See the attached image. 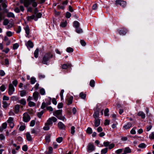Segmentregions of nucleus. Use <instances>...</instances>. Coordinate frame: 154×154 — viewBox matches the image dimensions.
<instances>
[{"mask_svg":"<svg viewBox=\"0 0 154 154\" xmlns=\"http://www.w3.org/2000/svg\"><path fill=\"white\" fill-rule=\"evenodd\" d=\"M39 53V49L37 48L34 51V56L35 57L37 58L38 57V54Z\"/></svg>","mask_w":154,"mask_h":154,"instance_id":"obj_30","label":"nucleus"},{"mask_svg":"<svg viewBox=\"0 0 154 154\" xmlns=\"http://www.w3.org/2000/svg\"><path fill=\"white\" fill-rule=\"evenodd\" d=\"M7 122L10 128H12L14 126V124L13 122V118L11 117H9L7 121Z\"/></svg>","mask_w":154,"mask_h":154,"instance_id":"obj_9","label":"nucleus"},{"mask_svg":"<svg viewBox=\"0 0 154 154\" xmlns=\"http://www.w3.org/2000/svg\"><path fill=\"white\" fill-rule=\"evenodd\" d=\"M40 93L42 95H44L45 93V89L43 88H41L40 90Z\"/></svg>","mask_w":154,"mask_h":154,"instance_id":"obj_39","label":"nucleus"},{"mask_svg":"<svg viewBox=\"0 0 154 154\" xmlns=\"http://www.w3.org/2000/svg\"><path fill=\"white\" fill-rule=\"evenodd\" d=\"M109 112V110L108 108L105 109L104 111V114L105 116H108L109 115V114L108 113Z\"/></svg>","mask_w":154,"mask_h":154,"instance_id":"obj_42","label":"nucleus"},{"mask_svg":"<svg viewBox=\"0 0 154 154\" xmlns=\"http://www.w3.org/2000/svg\"><path fill=\"white\" fill-rule=\"evenodd\" d=\"M26 92L25 90H22L20 91V95L21 97H23L26 95Z\"/></svg>","mask_w":154,"mask_h":154,"instance_id":"obj_40","label":"nucleus"},{"mask_svg":"<svg viewBox=\"0 0 154 154\" xmlns=\"http://www.w3.org/2000/svg\"><path fill=\"white\" fill-rule=\"evenodd\" d=\"M76 32L80 34L83 32V30L82 29L78 27L76 28Z\"/></svg>","mask_w":154,"mask_h":154,"instance_id":"obj_37","label":"nucleus"},{"mask_svg":"<svg viewBox=\"0 0 154 154\" xmlns=\"http://www.w3.org/2000/svg\"><path fill=\"white\" fill-rule=\"evenodd\" d=\"M146 146V145L143 143L140 144L138 146V147L141 148H145Z\"/></svg>","mask_w":154,"mask_h":154,"instance_id":"obj_41","label":"nucleus"},{"mask_svg":"<svg viewBox=\"0 0 154 154\" xmlns=\"http://www.w3.org/2000/svg\"><path fill=\"white\" fill-rule=\"evenodd\" d=\"M5 75V73L4 71L2 70H0V75L2 76H3Z\"/></svg>","mask_w":154,"mask_h":154,"instance_id":"obj_51","label":"nucleus"},{"mask_svg":"<svg viewBox=\"0 0 154 154\" xmlns=\"http://www.w3.org/2000/svg\"><path fill=\"white\" fill-rule=\"evenodd\" d=\"M73 51V48L71 47L67 48L66 49V51L68 53H72V52Z\"/></svg>","mask_w":154,"mask_h":154,"instance_id":"obj_36","label":"nucleus"},{"mask_svg":"<svg viewBox=\"0 0 154 154\" xmlns=\"http://www.w3.org/2000/svg\"><path fill=\"white\" fill-rule=\"evenodd\" d=\"M7 124L6 122L3 123L2 125V127L4 129H6L7 127Z\"/></svg>","mask_w":154,"mask_h":154,"instance_id":"obj_55","label":"nucleus"},{"mask_svg":"<svg viewBox=\"0 0 154 154\" xmlns=\"http://www.w3.org/2000/svg\"><path fill=\"white\" fill-rule=\"evenodd\" d=\"M100 124V120L99 119H95L94 120V125L95 127H98Z\"/></svg>","mask_w":154,"mask_h":154,"instance_id":"obj_17","label":"nucleus"},{"mask_svg":"<svg viewBox=\"0 0 154 154\" xmlns=\"http://www.w3.org/2000/svg\"><path fill=\"white\" fill-rule=\"evenodd\" d=\"M23 120L25 122H27L30 120L29 115L27 112H25L23 114Z\"/></svg>","mask_w":154,"mask_h":154,"instance_id":"obj_6","label":"nucleus"},{"mask_svg":"<svg viewBox=\"0 0 154 154\" xmlns=\"http://www.w3.org/2000/svg\"><path fill=\"white\" fill-rule=\"evenodd\" d=\"M53 56L51 52L46 53L42 57V62L44 64L48 65L50 60Z\"/></svg>","mask_w":154,"mask_h":154,"instance_id":"obj_1","label":"nucleus"},{"mask_svg":"<svg viewBox=\"0 0 154 154\" xmlns=\"http://www.w3.org/2000/svg\"><path fill=\"white\" fill-rule=\"evenodd\" d=\"M124 152L126 154L128 153H130L131 152V149L129 147H127L125 148L124 149Z\"/></svg>","mask_w":154,"mask_h":154,"instance_id":"obj_19","label":"nucleus"},{"mask_svg":"<svg viewBox=\"0 0 154 154\" xmlns=\"http://www.w3.org/2000/svg\"><path fill=\"white\" fill-rule=\"evenodd\" d=\"M31 133L32 134H36L37 133V131L35 129L33 128L31 130Z\"/></svg>","mask_w":154,"mask_h":154,"instance_id":"obj_63","label":"nucleus"},{"mask_svg":"<svg viewBox=\"0 0 154 154\" xmlns=\"http://www.w3.org/2000/svg\"><path fill=\"white\" fill-rule=\"evenodd\" d=\"M137 115L138 116H141L143 119H144L146 117L145 113L142 111H139L137 113Z\"/></svg>","mask_w":154,"mask_h":154,"instance_id":"obj_18","label":"nucleus"},{"mask_svg":"<svg viewBox=\"0 0 154 154\" xmlns=\"http://www.w3.org/2000/svg\"><path fill=\"white\" fill-rule=\"evenodd\" d=\"M50 135H48L46 136L45 140L47 142H49L50 141Z\"/></svg>","mask_w":154,"mask_h":154,"instance_id":"obj_44","label":"nucleus"},{"mask_svg":"<svg viewBox=\"0 0 154 154\" xmlns=\"http://www.w3.org/2000/svg\"><path fill=\"white\" fill-rule=\"evenodd\" d=\"M115 146V145L113 143H112L109 144V149H111L113 148Z\"/></svg>","mask_w":154,"mask_h":154,"instance_id":"obj_61","label":"nucleus"},{"mask_svg":"<svg viewBox=\"0 0 154 154\" xmlns=\"http://www.w3.org/2000/svg\"><path fill=\"white\" fill-rule=\"evenodd\" d=\"M66 25V22L62 23L60 24V26L63 27H65Z\"/></svg>","mask_w":154,"mask_h":154,"instance_id":"obj_64","label":"nucleus"},{"mask_svg":"<svg viewBox=\"0 0 154 154\" xmlns=\"http://www.w3.org/2000/svg\"><path fill=\"white\" fill-rule=\"evenodd\" d=\"M26 139L29 141H32V138L29 132H27L26 134Z\"/></svg>","mask_w":154,"mask_h":154,"instance_id":"obj_16","label":"nucleus"},{"mask_svg":"<svg viewBox=\"0 0 154 154\" xmlns=\"http://www.w3.org/2000/svg\"><path fill=\"white\" fill-rule=\"evenodd\" d=\"M6 87L4 85H2L0 87V90L2 92L4 91Z\"/></svg>","mask_w":154,"mask_h":154,"instance_id":"obj_45","label":"nucleus"},{"mask_svg":"<svg viewBox=\"0 0 154 154\" xmlns=\"http://www.w3.org/2000/svg\"><path fill=\"white\" fill-rule=\"evenodd\" d=\"M7 16L8 17H12L14 18L15 17V15L14 14L11 12H9L7 14Z\"/></svg>","mask_w":154,"mask_h":154,"instance_id":"obj_23","label":"nucleus"},{"mask_svg":"<svg viewBox=\"0 0 154 154\" xmlns=\"http://www.w3.org/2000/svg\"><path fill=\"white\" fill-rule=\"evenodd\" d=\"M103 144L105 146L107 147L109 146L110 143L109 142H103Z\"/></svg>","mask_w":154,"mask_h":154,"instance_id":"obj_54","label":"nucleus"},{"mask_svg":"<svg viewBox=\"0 0 154 154\" xmlns=\"http://www.w3.org/2000/svg\"><path fill=\"white\" fill-rule=\"evenodd\" d=\"M26 32V36L27 37H29L28 35L29 34V29L28 26H26L24 28Z\"/></svg>","mask_w":154,"mask_h":154,"instance_id":"obj_15","label":"nucleus"},{"mask_svg":"<svg viewBox=\"0 0 154 154\" xmlns=\"http://www.w3.org/2000/svg\"><path fill=\"white\" fill-rule=\"evenodd\" d=\"M0 139L1 140H4L5 139V136L2 134H0Z\"/></svg>","mask_w":154,"mask_h":154,"instance_id":"obj_49","label":"nucleus"},{"mask_svg":"<svg viewBox=\"0 0 154 154\" xmlns=\"http://www.w3.org/2000/svg\"><path fill=\"white\" fill-rule=\"evenodd\" d=\"M95 147L94 145L91 143H89L88 146L87 151L88 152H90L94 150Z\"/></svg>","mask_w":154,"mask_h":154,"instance_id":"obj_10","label":"nucleus"},{"mask_svg":"<svg viewBox=\"0 0 154 154\" xmlns=\"http://www.w3.org/2000/svg\"><path fill=\"white\" fill-rule=\"evenodd\" d=\"M35 15H32L31 16H28L27 17V19L29 21L33 19L35 21H37V19L36 18H35Z\"/></svg>","mask_w":154,"mask_h":154,"instance_id":"obj_22","label":"nucleus"},{"mask_svg":"<svg viewBox=\"0 0 154 154\" xmlns=\"http://www.w3.org/2000/svg\"><path fill=\"white\" fill-rule=\"evenodd\" d=\"M31 83L32 84H34L36 82L35 79L34 77H32L30 79Z\"/></svg>","mask_w":154,"mask_h":154,"instance_id":"obj_43","label":"nucleus"},{"mask_svg":"<svg viewBox=\"0 0 154 154\" xmlns=\"http://www.w3.org/2000/svg\"><path fill=\"white\" fill-rule=\"evenodd\" d=\"M108 151V148H104L101 150V154H106Z\"/></svg>","mask_w":154,"mask_h":154,"instance_id":"obj_32","label":"nucleus"},{"mask_svg":"<svg viewBox=\"0 0 154 154\" xmlns=\"http://www.w3.org/2000/svg\"><path fill=\"white\" fill-rule=\"evenodd\" d=\"M73 26L75 27V28L79 27V23L77 21H75L73 23Z\"/></svg>","mask_w":154,"mask_h":154,"instance_id":"obj_29","label":"nucleus"},{"mask_svg":"<svg viewBox=\"0 0 154 154\" xmlns=\"http://www.w3.org/2000/svg\"><path fill=\"white\" fill-rule=\"evenodd\" d=\"M58 127L60 129H64L66 127L64 125L62 122H59L57 124Z\"/></svg>","mask_w":154,"mask_h":154,"instance_id":"obj_14","label":"nucleus"},{"mask_svg":"<svg viewBox=\"0 0 154 154\" xmlns=\"http://www.w3.org/2000/svg\"><path fill=\"white\" fill-rule=\"evenodd\" d=\"M43 112L42 111H41V112H38V113L37 116L39 118H40L41 117V116H42V114H43Z\"/></svg>","mask_w":154,"mask_h":154,"instance_id":"obj_58","label":"nucleus"},{"mask_svg":"<svg viewBox=\"0 0 154 154\" xmlns=\"http://www.w3.org/2000/svg\"><path fill=\"white\" fill-rule=\"evenodd\" d=\"M20 106L18 104L15 105L14 108V112L16 113H18L19 111Z\"/></svg>","mask_w":154,"mask_h":154,"instance_id":"obj_27","label":"nucleus"},{"mask_svg":"<svg viewBox=\"0 0 154 154\" xmlns=\"http://www.w3.org/2000/svg\"><path fill=\"white\" fill-rule=\"evenodd\" d=\"M39 94L38 92L35 91L33 93V99L35 101H37L39 97Z\"/></svg>","mask_w":154,"mask_h":154,"instance_id":"obj_12","label":"nucleus"},{"mask_svg":"<svg viewBox=\"0 0 154 154\" xmlns=\"http://www.w3.org/2000/svg\"><path fill=\"white\" fill-rule=\"evenodd\" d=\"M79 97L81 99L85 100L86 97V94L83 92H82L79 94Z\"/></svg>","mask_w":154,"mask_h":154,"instance_id":"obj_26","label":"nucleus"},{"mask_svg":"<svg viewBox=\"0 0 154 154\" xmlns=\"http://www.w3.org/2000/svg\"><path fill=\"white\" fill-rule=\"evenodd\" d=\"M149 137L150 139H154V132H152L149 136Z\"/></svg>","mask_w":154,"mask_h":154,"instance_id":"obj_60","label":"nucleus"},{"mask_svg":"<svg viewBox=\"0 0 154 154\" xmlns=\"http://www.w3.org/2000/svg\"><path fill=\"white\" fill-rule=\"evenodd\" d=\"M123 150V149H118L116 151V153L118 154H120L122 152Z\"/></svg>","mask_w":154,"mask_h":154,"instance_id":"obj_62","label":"nucleus"},{"mask_svg":"<svg viewBox=\"0 0 154 154\" xmlns=\"http://www.w3.org/2000/svg\"><path fill=\"white\" fill-rule=\"evenodd\" d=\"M116 6L119 5L123 7H125L126 5V2L121 0H116L115 1Z\"/></svg>","mask_w":154,"mask_h":154,"instance_id":"obj_8","label":"nucleus"},{"mask_svg":"<svg viewBox=\"0 0 154 154\" xmlns=\"http://www.w3.org/2000/svg\"><path fill=\"white\" fill-rule=\"evenodd\" d=\"M80 43L83 46H85L86 45V43L84 40H81L80 41Z\"/></svg>","mask_w":154,"mask_h":154,"instance_id":"obj_56","label":"nucleus"},{"mask_svg":"<svg viewBox=\"0 0 154 154\" xmlns=\"http://www.w3.org/2000/svg\"><path fill=\"white\" fill-rule=\"evenodd\" d=\"M15 91V88L13 85L10 83L9 85L8 94L9 95H12Z\"/></svg>","mask_w":154,"mask_h":154,"instance_id":"obj_5","label":"nucleus"},{"mask_svg":"<svg viewBox=\"0 0 154 154\" xmlns=\"http://www.w3.org/2000/svg\"><path fill=\"white\" fill-rule=\"evenodd\" d=\"M46 109L48 110L51 112H52L53 110V108L51 106L47 107Z\"/></svg>","mask_w":154,"mask_h":154,"instance_id":"obj_57","label":"nucleus"},{"mask_svg":"<svg viewBox=\"0 0 154 154\" xmlns=\"http://www.w3.org/2000/svg\"><path fill=\"white\" fill-rule=\"evenodd\" d=\"M62 109L56 110L53 112V115L56 116L60 120H62L63 121H66V119L65 118L62 116Z\"/></svg>","mask_w":154,"mask_h":154,"instance_id":"obj_2","label":"nucleus"},{"mask_svg":"<svg viewBox=\"0 0 154 154\" xmlns=\"http://www.w3.org/2000/svg\"><path fill=\"white\" fill-rule=\"evenodd\" d=\"M2 107L5 109H6L9 106V104H8L6 101H3L2 102Z\"/></svg>","mask_w":154,"mask_h":154,"instance_id":"obj_21","label":"nucleus"},{"mask_svg":"<svg viewBox=\"0 0 154 154\" xmlns=\"http://www.w3.org/2000/svg\"><path fill=\"white\" fill-rule=\"evenodd\" d=\"M86 133L89 134H91L92 133V128L90 127H88L86 130Z\"/></svg>","mask_w":154,"mask_h":154,"instance_id":"obj_34","label":"nucleus"},{"mask_svg":"<svg viewBox=\"0 0 154 154\" xmlns=\"http://www.w3.org/2000/svg\"><path fill=\"white\" fill-rule=\"evenodd\" d=\"M20 2L21 3H23L26 7H28L32 3L30 0H20Z\"/></svg>","mask_w":154,"mask_h":154,"instance_id":"obj_7","label":"nucleus"},{"mask_svg":"<svg viewBox=\"0 0 154 154\" xmlns=\"http://www.w3.org/2000/svg\"><path fill=\"white\" fill-rule=\"evenodd\" d=\"M63 140L62 137H60L57 138L56 139L58 143H60Z\"/></svg>","mask_w":154,"mask_h":154,"instance_id":"obj_46","label":"nucleus"},{"mask_svg":"<svg viewBox=\"0 0 154 154\" xmlns=\"http://www.w3.org/2000/svg\"><path fill=\"white\" fill-rule=\"evenodd\" d=\"M26 45L28 48L29 47L32 48L34 46L32 42L30 40L28 41Z\"/></svg>","mask_w":154,"mask_h":154,"instance_id":"obj_13","label":"nucleus"},{"mask_svg":"<svg viewBox=\"0 0 154 154\" xmlns=\"http://www.w3.org/2000/svg\"><path fill=\"white\" fill-rule=\"evenodd\" d=\"M27 148L26 145H24L22 147V149L24 151H26L27 150Z\"/></svg>","mask_w":154,"mask_h":154,"instance_id":"obj_52","label":"nucleus"},{"mask_svg":"<svg viewBox=\"0 0 154 154\" xmlns=\"http://www.w3.org/2000/svg\"><path fill=\"white\" fill-rule=\"evenodd\" d=\"M95 82L93 80H91L90 82L89 85H90L92 87H93L94 86Z\"/></svg>","mask_w":154,"mask_h":154,"instance_id":"obj_33","label":"nucleus"},{"mask_svg":"<svg viewBox=\"0 0 154 154\" xmlns=\"http://www.w3.org/2000/svg\"><path fill=\"white\" fill-rule=\"evenodd\" d=\"M57 119L55 117H52L51 118H49L45 123H46V124H48V125L51 126L53 124L52 122H55L57 121Z\"/></svg>","mask_w":154,"mask_h":154,"instance_id":"obj_4","label":"nucleus"},{"mask_svg":"<svg viewBox=\"0 0 154 154\" xmlns=\"http://www.w3.org/2000/svg\"><path fill=\"white\" fill-rule=\"evenodd\" d=\"M127 30L125 28H122L121 29L119 30V33L120 35H124L127 33Z\"/></svg>","mask_w":154,"mask_h":154,"instance_id":"obj_11","label":"nucleus"},{"mask_svg":"<svg viewBox=\"0 0 154 154\" xmlns=\"http://www.w3.org/2000/svg\"><path fill=\"white\" fill-rule=\"evenodd\" d=\"M50 125L46 124V123H45V126L43 127V129L45 130L46 131L48 130L50 128Z\"/></svg>","mask_w":154,"mask_h":154,"instance_id":"obj_38","label":"nucleus"},{"mask_svg":"<svg viewBox=\"0 0 154 154\" xmlns=\"http://www.w3.org/2000/svg\"><path fill=\"white\" fill-rule=\"evenodd\" d=\"M42 15L41 13H38L36 14V17L38 18H40L42 17Z\"/></svg>","mask_w":154,"mask_h":154,"instance_id":"obj_53","label":"nucleus"},{"mask_svg":"<svg viewBox=\"0 0 154 154\" xmlns=\"http://www.w3.org/2000/svg\"><path fill=\"white\" fill-rule=\"evenodd\" d=\"M4 18L3 15V13L2 12H0V21H1Z\"/></svg>","mask_w":154,"mask_h":154,"instance_id":"obj_48","label":"nucleus"},{"mask_svg":"<svg viewBox=\"0 0 154 154\" xmlns=\"http://www.w3.org/2000/svg\"><path fill=\"white\" fill-rule=\"evenodd\" d=\"M71 15V14L70 13L67 12L66 13V17L67 18H69L70 17Z\"/></svg>","mask_w":154,"mask_h":154,"instance_id":"obj_50","label":"nucleus"},{"mask_svg":"<svg viewBox=\"0 0 154 154\" xmlns=\"http://www.w3.org/2000/svg\"><path fill=\"white\" fill-rule=\"evenodd\" d=\"M28 104V106L30 107L34 106L35 105V104L34 102L31 101H29Z\"/></svg>","mask_w":154,"mask_h":154,"instance_id":"obj_35","label":"nucleus"},{"mask_svg":"<svg viewBox=\"0 0 154 154\" xmlns=\"http://www.w3.org/2000/svg\"><path fill=\"white\" fill-rule=\"evenodd\" d=\"M35 120H33L31 121L30 123V126L33 127L35 124Z\"/></svg>","mask_w":154,"mask_h":154,"instance_id":"obj_59","label":"nucleus"},{"mask_svg":"<svg viewBox=\"0 0 154 154\" xmlns=\"http://www.w3.org/2000/svg\"><path fill=\"white\" fill-rule=\"evenodd\" d=\"M9 20L7 18L4 19V20L3 24L4 26H6V28L7 29H9L13 27L14 25V23L13 22H9Z\"/></svg>","mask_w":154,"mask_h":154,"instance_id":"obj_3","label":"nucleus"},{"mask_svg":"<svg viewBox=\"0 0 154 154\" xmlns=\"http://www.w3.org/2000/svg\"><path fill=\"white\" fill-rule=\"evenodd\" d=\"M19 45L17 43H15L13 45V49L15 50L17 49L19 47Z\"/></svg>","mask_w":154,"mask_h":154,"instance_id":"obj_47","label":"nucleus"},{"mask_svg":"<svg viewBox=\"0 0 154 154\" xmlns=\"http://www.w3.org/2000/svg\"><path fill=\"white\" fill-rule=\"evenodd\" d=\"M132 126V124L130 123H128L126 125L124 126L123 127L125 129H128Z\"/></svg>","mask_w":154,"mask_h":154,"instance_id":"obj_28","label":"nucleus"},{"mask_svg":"<svg viewBox=\"0 0 154 154\" xmlns=\"http://www.w3.org/2000/svg\"><path fill=\"white\" fill-rule=\"evenodd\" d=\"M75 128L74 126H72L71 127V133L72 135H74V133H75Z\"/></svg>","mask_w":154,"mask_h":154,"instance_id":"obj_31","label":"nucleus"},{"mask_svg":"<svg viewBox=\"0 0 154 154\" xmlns=\"http://www.w3.org/2000/svg\"><path fill=\"white\" fill-rule=\"evenodd\" d=\"M99 115V112L98 111H95L93 114V117L95 119H98Z\"/></svg>","mask_w":154,"mask_h":154,"instance_id":"obj_25","label":"nucleus"},{"mask_svg":"<svg viewBox=\"0 0 154 154\" xmlns=\"http://www.w3.org/2000/svg\"><path fill=\"white\" fill-rule=\"evenodd\" d=\"M17 102L23 105H25L26 103V100L24 99H22L19 100Z\"/></svg>","mask_w":154,"mask_h":154,"instance_id":"obj_20","label":"nucleus"},{"mask_svg":"<svg viewBox=\"0 0 154 154\" xmlns=\"http://www.w3.org/2000/svg\"><path fill=\"white\" fill-rule=\"evenodd\" d=\"M73 98V97L72 96H71L70 97L68 100V103H67V105H69L72 104V102Z\"/></svg>","mask_w":154,"mask_h":154,"instance_id":"obj_24","label":"nucleus"}]
</instances>
